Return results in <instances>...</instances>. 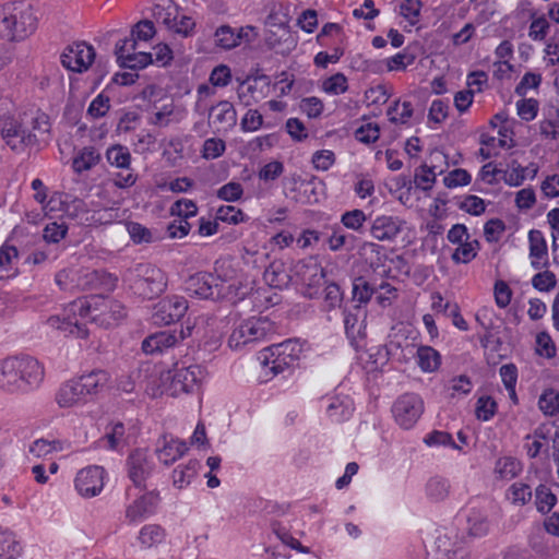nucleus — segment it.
Masks as SVG:
<instances>
[{
	"label": "nucleus",
	"mask_w": 559,
	"mask_h": 559,
	"mask_svg": "<svg viewBox=\"0 0 559 559\" xmlns=\"http://www.w3.org/2000/svg\"><path fill=\"white\" fill-rule=\"evenodd\" d=\"M68 316H50L46 323L49 328L60 331L66 336L73 335L75 337L85 338L88 334L84 323L76 318L79 314L82 319L90 318L92 321L109 328L123 319L127 314L124 306L114 299H105L93 297L91 300L78 299L73 301L69 309Z\"/></svg>",
	"instance_id": "nucleus-1"
},
{
	"label": "nucleus",
	"mask_w": 559,
	"mask_h": 559,
	"mask_svg": "<svg viewBox=\"0 0 559 559\" xmlns=\"http://www.w3.org/2000/svg\"><path fill=\"white\" fill-rule=\"evenodd\" d=\"M37 27V19L29 4L7 2L0 4V37L9 41H21Z\"/></svg>",
	"instance_id": "nucleus-2"
},
{
	"label": "nucleus",
	"mask_w": 559,
	"mask_h": 559,
	"mask_svg": "<svg viewBox=\"0 0 559 559\" xmlns=\"http://www.w3.org/2000/svg\"><path fill=\"white\" fill-rule=\"evenodd\" d=\"M122 281L134 295L143 299L157 297L167 287L165 273L150 263H138L127 269Z\"/></svg>",
	"instance_id": "nucleus-3"
},
{
	"label": "nucleus",
	"mask_w": 559,
	"mask_h": 559,
	"mask_svg": "<svg viewBox=\"0 0 559 559\" xmlns=\"http://www.w3.org/2000/svg\"><path fill=\"white\" fill-rule=\"evenodd\" d=\"M234 271L225 269V263L215 264V272H199L186 282V290L201 299H218L226 294L225 285L233 278Z\"/></svg>",
	"instance_id": "nucleus-4"
},
{
	"label": "nucleus",
	"mask_w": 559,
	"mask_h": 559,
	"mask_svg": "<svg viewBox=\"0 0 559 559\" xmlns=\"http://www.w3.org/2000/svg\"><path fill=\"white\" fill-rule=\"evenodd\" d=\"M273 331V323L269 319L252 317L233 330L228 344L231 348L238 349L248 344L263 341Z\"/></svg>",
	"instance_id": "nucleus-5"
},
{
	"label": "nucleus",
	"mask_w": 559,
	"mask_h": 559,
	"mask_svg": "<svg viewBox=\"0 0 559 559\" xmlns=\"http://www.w3.org/2000/svg\"><path fill=\"white\" fill-rule=\"evenodd\" d=\"M0 134L5 144L16 153L24 152L39 141L36 133L26 130L14 117H7L0 121Z\"/></svg>",
	"instance_id": "nucleus-6"
},
{
	"label": "nucleus",
	"mask_w": 559,
	"mask_h": 559,
	"mask_svg": "<svg viewBox=\"0 0 559 559\" xmlns=\"http://www.w3.org/2000/svg\"><path fill=\"white\" fill-rule=\"evenodd\" d=\"M13 359L20 392L27 393L37 389L45 377L43 365L31 356H16Z\"/></svg>",
	"instance_id": "nucleus-7"
},
{
	"label": "nucleus",
	"mask_w": 559,
	"mask_h": 559,
	"mask_svg": "<svg viewBox=\"0 0 559 559\" xmlns=\"http://www.w3.org/2000/svg\"><path fill=\"white\" fill-rule=\"evenodd\" d=\"M424 413V402L418 394L405 393L392 406L395 421L403 429H411Z\"/></svg>",
	"instance_id": "nucleus-8"
},
{
	"label": "nucleus",
	"mask_w": 559,
	"mask_h": 559,
	"mask_svg": "<svg viewBox=\"0 0 559 559\" xmlns=\"http://www.w3.org/2000/svg\"><path fill=\"white\" fill-rule=\"evenodd\" d=\"M95 59V50L86 43L69 45L60 56L62 66L72 72L86 71Z\"/></svg>",
	"instance_id": "nucleus-9"
},
{
	"label": "nucleus",
	"mask_w": 559,
	"mask_h": 559,
	"mask_svg": "<svg viewBox=\"0 0 559 559\" xmlns=\"http://www.w3.org/2000/svg\"><path fill=\"white\" fill-rule=\"evenodd\" d=\"M136 46L133 39H120L115 46V55L120 68L141 70L153 63L151 52H135Z\"/></svg>",
	"instance_id": "nucleus-10"
},
{
	"label": "nucleus",
	"mask_w": 559,
	"mask_h": 559,
	"mask_svg": "<svg viewBox=\"0 0 559 559\" xmlns=\"http://www.w3.org/2000/svg\"><path fill=\"white\" fill-rule=\"evenodd\" d=\"M105 469L100 466H87L78 472L74 487L83 498L98 496L104 488Z\"/></svg>",
	"instance_id": "nucleus-11"
},
{
	"label": "nucleus",
	"mask_w": 559,
	"mask_h": 559,
	"mask_svg": "<svg viewBox=\"0 0 559 559\" xmlns=\"http://www.w3.org/2000/svg\"><path fill=\"white\" fill-rule=\"evenodd\" d=\"M187 310L188 301L185 297H165L154 307L153 321L156 324H171L179 321Z\"/></svg>",
	"instance_id": "nucleus-12"
},
{
	"label": "nucleus",
	"mask_w": 559,
	"mask_h": 559,
	"mask_svg": "<svg viewBox=\"0 0 559 559\" xmlns=\"http://www.w3.org/2000/svg\"><path fill=\"white\" fill-rule=\"evenodd\" d=\"M191 326L186 330H165L153 333L145 337L142 342V349L145 354H162L164 350L174 347L179 341L191 335Z\"/></svg>",
	"instance_id": "nucleus-13"
},
{
	"label": "nucleus",
	"mask_w": 559,
	"mask_h": 559,
	"mask_svg": "<svg viewBox=\"0 0 559 559\" xmlns=\"http://www.w3.org/2000/svg\"><path fill=\"white\" fill-rule=\"evenodd\" d=\"M128 475L136 487L144 486L152 475L155 464L152 455L143 449L132 451L127 459Z\"/></svg>",
	"instance_id": "nucleus-14"
},
{
	"label": "nucleus",
	"mask_w": 559,
	"mask_h": 559,
	"mask_svg": "<svg viewBox=\"0 0 559 559\" xmlns=\"http://www.w3.org/2000/svg\"><path fill=\"white\" fill-rule=\"evenodd\" d=\"M204 376V370L199 365L188 367H176L169 386L170 395L177 396L181 393H190L198 385Z\"/></svg>",
	"instance_id": "nucleus-15"
},
{
	"label": "nucleus",
	"mask_w": 559,
	"mask_h": 559,
	"mask_svg": "<svg viewBox=\"0 0 559 559\" xmlns=\"http://www.w3.org/2000/svg\"><path fill=\"white\" fill-rule=\"evenodd\" d=\"M292 342L287 341L270 347L264 355L263 365L270 369L274 374H278L288 369L297 356L294 355L290 348Z\"/></svg>",
	"instance_id": "nucleus-16"
},
{
	"label": "nucleus",
	"mask_w": 559,
	"mask_h": 559,
	"mask_svg": "<svg viewBox=\"0 0 559 559\" xmlns=\"http://www.w3.org/2000/svg\"><path fill=\"white\" fill-rule=\"evenodd\" d=\"M237 123V112L228 100H221L210 108L209 124L216 132L223 133L231 130Z\"/></svg>",
	"instance_id": "nucleus-17"
},
{
	"label": "nucleus",
	"mask_w": 559,
	"mask_h": 559,
	"mask_svg": "<svg viewBox=\"0 0 559 559\" xmlns=\"http://www.w3.org/2000/svg\"><path fill=\"white\" fill-rule=\"evenodd\" d=\"M290 271L300 282L308 286L319 284L320 280L324 277V270L314 257H308L297 261L290 267Z\"/></svg>",
	"instance_id": "nucleus-18"
},
{
	"label": "nucleus",
	"mask_w": 559,
	"mask_h": 559,
	"mask_svg": "<svg viewBox=\"0 0 559 559\" xmlns=\"http://www.w3.org/2000/svg\"><path fill=\"white\" fill-rule=\"evenodd\" d=\"M531 266L534 270L547 269L549 266L548 249L543 233L532 229L528 233Z\"/></svg>",
	"instance_id": "nucleus-19"
},
{
	"label": "nucleus",
	"mask_w": 559,
	"mask_h": 559,
	"mask_svg": "<svg viewBox=\"0 0 559 559\" xmlns=\"http://www.w3.org/2000/svg\"><path fill=\"white\" fill-rule=\"evenodd\" d=\"M159 502V496L155 491H148L136 499L126 511L130 522H138L153 514Z\"/></svg>",
	"instance_id": "nucleus-20"
},
{
	"label": "nucleus",
	"mask_w": 559,
	"mask_h": 559,
	"mask_svg": "<svg viewBox=\"0 0 559 559\" xmlns=\"http://www.w3.org/2000/svg\"><path fill=\"white\" fill-rule=\"evenodd\" d=\"M87 401L88 400L76 378L64 382L56 393V402L63 408L85 404Z\"/></svg>",
	"instance_id": "nucleus-21"
},
{
	"label": "nucleus",
	"mask_w": 559,
	"mask_h": 559,
	"mask_svg": "<svg viewBox=\"0 0 559 559\" xmlns=\"http://www.w3.org/2000/svg\"><path fill=\"white\" fill-rule=\"evenodd\" d=\"M253 29L252 26H246L237 31L229 25H222L215 31V44L223 49L235 48L240 45L242 40L250 41L248 36Z\"/></svg>",
	"instance_id": "nucleus-22"
},
{
	"label": "nucleus",
	"mask_w": 559,
	"mask_h": 559,
	"mask_svg": "<svg viewBox=\"0 0 559 559\" xmlns=\"http://www.w3.org/2000/svg\"><path fill=\"white\" fill-rule=\"evenodd\" d=\"M402 230V222L393 216H378L373 219L370 234L379 241H390L396 238Z\"/></svg>",
	"instance_id": "nucleus-23"
},
{
	"label": "nucleus",
	"mask_w": 559,
	"mask_h": 559,
	"mask_svg": "<svg viewBox=\"0 0 559 559\" xmlns=\"http://www.w3.org/2000/svg\"><path fill=\"white\" fill-rule=\"evenodd\" d=\"M158 444L157 457L165 465L173 464L188 451L187 443L174 437L163 436Z\"/></svg>",
	"instance_id": "nucleus-24"
},
{
	"label": "nucleus",
	"mask_w": 559,
	"mask_h": 559,
	"mask_svg": "<svg viewBox=\"0 0 559 559\" xmlns=\"http://www.w3.org/2000/svg\"><path fill=\"white\" fill-rule=\"evenodd\" d=\"M290 273V269L287 267L283 260H274L265 269L263 280L269 286L283 289L288 287L292 281Z\"/></svg>",
	"instance_id": "nucleus-25"
},
{
	"label": "nucleus",
	"mask_w": 559,
	"mask_h": 559,
	"mask_svg": "<svg viewBox=\"0 0 559 559\" xmlns=\"http://www.w3.org/2000/svg\"><path fill=\"white\" fill-rule=\"evenodd\" d=\"M87 400L100 393L108 384L109 374L105 370H93L76 378Z\"/></svg>",
	"instance_id": "nucleus-26"
},
{
	"label": "nucleus",
	"mask_w": 559,
	"mask_h": 559,
	"mask_svg": "<svg viewBox=\"0 0 559 559\" xmlns=\"http://www.w3.org/2000/svg\"><path fill=\"white\" fill-rule=\"evenodd\" d=\"M355 310L359 312L360 306H355ZM344 328L349 344L355 349H358L360 346L359 341L365 337V326L362 322H359L358 313L344 310Z\"/></svg>",
	"instance_id": "nucleus-27"
},
{
	"label": "nucleus",
	"mask_w": 559,
	"mask_h": 559,
	"mask_svg": "<svg viewBox=\"0 0 559 559\" xmlns=\"http://www.w3.org/2000/svg\"><path fill=\"white\" fill-rule=\"evenodd\" d=\"M16 369L13 357L5 358L0 361V389L15 393L19 390V379L16 378Z\"/></svg>",
	"instance_id": "nucleus-28"
},
{
	"label": "nucleus",
	"mask_w": 559,
	"mask_h": 559,
	"mask_svg": "<svg viewBox=\"0 0 559 559\" xmlns=\"http://www.w3.org/2000/svg\"><path fill=\"white\" fill-rule=\"evenodd\" d=\"M451 490L450 480L442 476H432L426 484V496L430 501L440 502L445 500Z\"/></svg>",
	"instance_id": "nucleus-29"
},
{
	"label": "nucleus",
	"mask_w": 559,
	"mask_h": 559,
	"mask_svg": "<svg viewBox=\"0 0 559 559\" xmlns=\"http://www.w3.org/2000/svg\"><path fill=\"white\" fill-rule=\"evenodd\" d=\"M179 8L171 0H160L153 8V16L158 23L164 24L168 29L174 27L175 19H178Z\"/></svg>",
	"instance_id": "nucleus-30"
},
{
	"label": "nucleus",
	"mask_w": 559,
	"mask_h": 559,
	"mask_svg": "<svg viewBox=\"0 0 559 559\" xmlns=\"http://www.w3.org/2000/svg\"><path fill=\"white\" fill-rule=\"evenodd\" d=\"M493 472L497 478L511 480L522 472V463L513 456H502L496 461Z\"/></svg>",
	"instance_id": "nucleus-31"
},
{
	"label": "nucleus",
	"mask_w": 559,
	"mask_h": 559,
	"mask_svg": "<svg viewBox=\"0 0 559 559\" xmlns=\"http://www.w3.org/2000/svg\"><path fill=\"white\" fill-rule=\"evenodd\" d=\"M200 463L197 460H189L187 464L178 465L173 472L174 486L181 489L188 486L195 477Z\"/></svg>",
	"instance_id": "nucleus-32"
},
{
	"label": "nucleus",
	"mask_w": 559,
	"mask_h": 559,
	"mask_svg": "<svg viewBox=\"0 0 559 559\" xmlns=\"http://www.w3.org/2000/svg\"><path fill=\"white\" fill-rule=\"evenodd\" d=\"M417 364L424 372H432L440 366V354L430 346L417 349Z\"/></svg>",
	"instance_id": "nucleus-33"
},
{
	"label": "nucleus",
	"mask_w": 559,
	"mask_h": 559,
	"mask_svg": "<svg viewBox=\"0 0 559 559\" xmlns=\"http://www.w3.org/2000/svg\"><path fill=\"white\" fill-rule=\"evenodd\" d=\"M99 159L100 155L94 147H84L73 159V170L78 174H82L83 171L90 170L93 166H95Z\"/></svg>",
	"instance_id": "nucleus-34"
},
{
	"label": "nucleus",
	"mask_w": 559,
	"mask_h": 559,
	"mask_svg": "<svg viewBox=\"0 0 559 559\" xmlns=\"http://www.w3.org/2000/svg\"><path fill=\"white\" fill-rule=\"evenodd\" d=\"M21 552V547L14 535L0 528V559H15Z\"/></svg>",
	"instance_id": "nucleus-35"
},
{
	"label": "nucleus",
	"mask_w": 559,
	"mask_h": 559,
	"mask_svg": "<svg viewBox=\"0 0 559 559\" xmlns=\"http://www.w3.org/2000/svg\"><path fill=\"white\" fill-rule=\"evenodd\" d=\"M532 488L523 481L513 483L507 490V498L514 506H525L532 499Z\"/></svg>",
	"instance_id": "nucleus-36"
},
{
	"label": "nucleus",
	"mask_w": 559,
	"mask_h": 559,
	"mask_svg": "<svg viewBox=\"0 0 559 559\" xmlns=\"http://www.w3.org/2000/svg\"><path fill=\"white\" fill-rule=\"evenodd\" d=\"M106 158L111 166L122 169H129L130 167L131 154L129 148L123 145L116 144L108 147L106 151Z\"/></svg>",
	"instance_id": "nucleus-37"
},
{
	"label": "nucleus",
	"mask_w": 559,
	"mask_h": 559,
	"mask_svg": "<svg viewBox=\"0 0 559 559\" xmlns=\"http://www.w3.org/2000/svg\"><path fill=\"white\" fill-rule=\"evenodd\" d=\"M84 278L85 282L83 285L88 286L90 288H94L97 285H103L107 289H112L118 281L116 276L102 270L88 271L84 274Z\"/></svg>",
	"instance_id": "nucleus-38"
},
{
	"label": "nucleus",
	"mask_w": 559,
	"mask_h": 559,
	"mask_svg": "<svg viewBox=\"0 0 559 559\" xmlns=\"http://www.w3.org/2000/svg\"><path fill=\"white\" fill-rule=\"evenodd\" d=\"M165 536L166 533L162 526L157 524H148L141 528L139 540L144 547L150 548L160 544L165 539Z\"/></svg>",
	"instance_id": "nucleus-39"
},
{
	"label": "nucleus",
	"mask_w": 559,
	"mask_h": 559,
	"mask_svg": "<svg viewBox=\"0 0 559 559\" xmlns=\"http://www.w3.org/2000/svg\"><path fill=\"white\" fill-rule=\"evenodd\" d=\"M352 293L353 300L359 302L358 306L366 305L376 293V287H373L365 277L358 276L353 281Z\"/></svg>",
	"instance_id": "nucleus-40"
},
{
	"label": "nucleus",
	"mask_w": 559,
	"mask_h": 559,
	"mask_svg": "<svg viewBox=\"0 0 559 559\" xmlns=\"http://www.w3.org/2000/svg\"><path fill=\"white\" fill-rule=\"evenodd\" d=\"M538 406L546 416L559 414V392L552 388L546 389L539 396Z\"/></svg>",
	"instance_id": "nucleus-41"
},
{
	"label": "nucleus",
	"mask_w": 559,
	"mask_h": 559,
	"mask_svg": "<svg viewBox=\"0 0 559 559\" xmlns=\"http://www.w3.org/2000/svg\"><path fill=\"white\" fill-rule=\"evenodd\" d=\"M62 442L60 440H46V439H37L33 441L29 445L28 452L35 457H46L47 455L61 451Z\"/></svg>",
	"instance_id": "nucleus-42"
},
{
	"label": "nucleus",
	"mask_w": 559,
	"mask_h": 559,
	"mask_svg": "<svg viewBox=\"0 0 559 559\" xmlns=\"http://www.w3.org/2000/svg\"><path fill=\"white\" fill-rule=\"evenodd\" d=\"M556 502V496L546 485H539L535 489V506L540 513H548Z\"/></svg>",
	"instance_id": "nucleus-43"
},
{
	"label": "nucleus",
	"mask_w": 559,
	"mask_h": 559,
	"mask_svg": "<svg viewBox=\"0 0 559 559\" xmlns=\"http://www.w3.org/2000/svg\"><path fill=\"white\" fill-rule=\"evenodd\" d=\"M478 249L479 242L477 240H467L454 250L451 258L455 263L466 264L476 258Z\"/></svg>",
	"instance_id": "nucleus-44"
},
{
	"label": "nucleus",
	"mask_w": 559,
	"mask_h": 559,
	"mask_svg": "<svg viewBox=\"0 0 559 559\" xmlns=\"http://www.w3.org/2000/svg\"><path fill=\"white\" fill-rule=\"evenodd\" d=\"M366 221V214L362 210L358 209L346 211L341 216V223L343 226L357 233L362 231Z\"/></svg>",
	"instance_id": "nucleus-45"
},
{
	"label": "nucleus",
	"mask_w": 559,
	"mask_h": 559,
	"mask_svg": "<svg viewBox=\"0 0 559 559\" xmlns=\"http://www.w3.org/2000/svg\"><path fill=\"white\" fill-rule=\"evenodd\" d=\"M497 412V403L491 396L483 395L476 402L475 416L483 421L490 420Z\"/></svg>",
	"instance_id": "nucleus-46"
},
{
	"label": "nucleus",
	"mask_w": 559,
	"mask_h": 559,
	"mask_svg": "<svg viewBox=\"0 0 559 559\" xmlns=\"http://www.w3.org/2000/svg\"><path fill=\"white\" fill-rule=\"evenodd\" d=\"M415 59V53L411 52L409 47H406L402 52H399L393 57L388 58L386 67L389 71H403L408 66L413 64Z\"/></svg>",
	"instance_id": "nucleus-47"
},
{
	"label": "nucleus",
	"mask_w": 559,
	"mask_h": 559,
	"mask_svg": "<svg viewBox=\"0 0 559 559\" xmlns=\"http://www.w3.org/2000/svg\"><path fill=\"white\" fill-rule=\"evenodd\" d=\"M155 34V26L152 21L143 20L138 22L131 29L130 37H127L126 39H133L135 43V46H138V41H147L150 40Z\"/></svg>",
	"instance_id": "nucleus-48"
},
{
	"label": "nucleus",
	"mask_w": 559,
	"mask_h": 559,
	"mask_svg": "<svg viewBox=\"0 0 559 559\" xmlns=\"http://www.w3.org/2000/svg\"><path fill=\"white\" fill-rule=\"evenodd\" d=\"M322 88L325 93L331 95L343 94L348 90L347 79L343 73L338 72L328 78L323 82Z\"/></svg>",
	"instance_id": "nucleus-49"
},
{
	"label": "nucleus",
	"mask_w": 559,
	"mask_h": 559,
	"mask_svg": "<svg viewBox=\"0 0 559 559\" xmlns=\"http://www.w3.org/2000/svg\"><path fill=\"white\" fill-rule=\"evenodd\" d=\"M436 181V173L433 166L421 165L416 170L414 182L417 188L428 191L432 188V183Z\"/></svg>",
	"instance_id": "nucleus-50"
},
{
	"label": "nucleus",
	"mask_w": 559,
	"mask_h": 559,
	"mask_svg": "<svg viewBox=\"0 0 559 559\" xmlns=\"http://www.w3.org/2000/svg\"><path fill=\"white\" fill-rule=\"evenodd\" d=\"M557 285L556 275L549 270L536 273L532 278V286L538 292H550Z\"/></svg>",
	"instance_id": "nucleus-51"
},
{
	"label": "nucleus",
	"mask_w": 559,
	"mask_h": 559,
	"mask_svg": "<svg viewBox=\"0 0 559 559\" xmlns=\"http://www.w3.org/2000/svg\"><path fill=\"white\" fill-rule=\"evenodd\" d=\"M198 206L192 200L180 199L170 206V214L188 221L189 217L195 216Z\"/></svg>",
	"instance_id": "nucleus-52"
},
{
	"label": "nucleus",
	"mask_w": 559,
	"mask_h": 559,
	"mask_svg": "<svg viewBox=\"0 0 559 559\" xmlns=\"http://www.w3.org/2000/svg\"><path fill=\"white\" fill-rule=\"evenodd\" d=\"M124 435V425L120 421H117L108 428L104 439L107 441L109 449L116 450L123 443Z\"/></svg>",
	"instance_id": "nucleus-53"
},
{
	"label": "nucleus",
	"mask_w": 559,
	"mask_h": 559,
	"mask_svg": "<svg viewBox=\"0 0 559 559\" xmlns=\"http://www.w3.org/2000/svg\"><path fill=\"white\" fill-rule=\"evenodd\" d=\"M246 215L239 209L233 205H223L216 212V221H222L228 224H238L245 222Z\"/></svg>",
	"instance_id": "nucleus-54"
},
{
	"label": "nucleus",
	"mask_w": 559,
	"mask_h": 559,
	"mask_svg": "<svg viewBox=\"0 0 559 559\" xmlns=\"http://www.w3.org/2000/svg\"><path fill=\"white\" fill-rule=\"evenodd\" d=\"M127 229L134 243H150L153 241L152 231L140 223L130 222Z\"/></svg>",
	"instance_id": "nucleus-55"
},
{
	"label": "nucleus",
	"mask_w": 559,
	"mask_h": 559,
	"mask_svg": "<svg viewBox=\"0 0 559 559\" xmlns=\"http://www.w3.org/2000/svg\"><path fill=\"white\" fill-rule=\"evenodd\" d=\"M468 533L474 537L485 536L489 531V522L486 516L473 513L468 516Z\"/></svg>",
	"instance_id": "nucleus-56"
},
{
	"label": "nucleus",
	"mask_w": 559,
	"mask_h": 559,
	"mask_svg": "<svg viewBox=\"0 0 559 559\" xmlns=\"http://www.w3.org/2000/svg\"><path fill=\"white\" fill-rule=\"evenodd\" d=\"M110 108V98L104 94L97 95L87 108V115L94 119L104 117Z\"/></svg>",
	"instance_id": "nucleus-57"
},
{
	"label": "nucleus",
	"mask_w": 559,
	"mask_h": 559,
	"mask_svg": "<svg viewBox=\"0 0 559 559\" xmlns=\"http://www.w3.org/2000/svg\"><path fill=\"white\" fill-rule=\"evenodd\" d=\"M472 180L471 175L463 168H456L450 171L444 178L443 183L447 188H456L467 186Z\"/></svg>",
	"instance_id": "nucleus-58"
},
{
	"label": "nucleus",
	"mask_w": 559,
	"mask_h": 559,
	"mask_svg": "<svg viewBox=\"0 0 559 559\" xmlns=\"http://www.w3.org/2000/svg\"><path fill=\"white\" fill-rule=\"evenodd\" d=\"M243 194V188L239 182H228L224 186H222L217 192L216 195L218 199L227 201V202H235L241 199Z\"/></svg>",
	"instance_id": "nucleus-59"
},
{
	"label": "nucleus",
	"mask_w": 559,
	"mask_h": 559,
	"mask_svg": "<svg viewBox=\"0 0 559 559\" xmlns=\"http://www.w3.org/2000/svg\"><path fill=\"white\" fill-rule=\"evenodd\" d=\"M526 169L527 168L521 166L516 160H512L510 170L504 173V182L510 187L521 186L525 180Z\"/></svg>",
	"instance_id": "nucleus-60"
},
{
	"label": "nucleus",
	"mask_w": 559,
	"mask_h": 559,
	"mask_svg": "<svg viewBox=\"0 0 559 559\" xmlns=\"http://www.w3.org/2000/svg\"><path fill=\"white\" fill-rule=\"evenodd\" d=\"M518 115L522 120L532 121L538 112V102L534 98H524L516 103Z\"/></svg>",
	"instance_id": "nucleus-61"
},
{
	"label": "nucleus",
	"mask_w": 559,
	"mask_h": 559,
	"mask_svg": "<svg viewBox=\"0 0 559 559\" xmlns=\"http://www.w3.org/2000/svg\"><path fill=\"white\" fill-rule=\"evenodd\" d=\"M67 233L68 227L66 224H58L57 222H52L47 224L44 228L43 238L46 242L58 243L66 237Z\"/></svg>",
	"instance_id": "nucleus-62"
},
{
	"label": "nucleus",
	"mask_w": 559,
	"mask_h": 559,
	"mask_svg": "<svg viewBox=\"0 0 559 559\" xmlns=\"http://www.w3.org/2000/svg\"><path fill=\"white\" fill-rule=\"evenodd\" d=\"M420 10V0H403L400 5V14L405 17L412 25H415L418 22Z\"/></svg>",
	"instance_id": "nucleus-63"
},
{
	"label": "nucleus",
	"mask_w": 559,
	"mask_h": 559,
	"mask_svg": "<svg viewBox=\"0 0 559 559\" xmlns=\"http://www.w3.org/2000/svg\"><path fill=\"white\" fill-rule=\"evenodd\" d=\"M536 352L546 358L556 356V346L547 332H539L536 336Z\"/></svg>",
	"instance_id": "nucleus-64"
}]
</instances>
